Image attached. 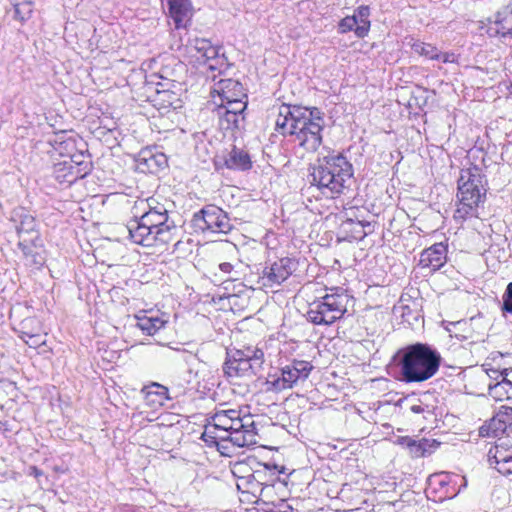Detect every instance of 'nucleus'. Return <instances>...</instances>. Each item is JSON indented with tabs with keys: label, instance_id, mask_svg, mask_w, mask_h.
Listing matches in <instances>:
<instances>
[{
	"label": "nucleus",
	"instance_id": "nucleus-1",
	"mask_svg": "<svg viewBox=\"0 0 512 512\" xmlns=\"http://www.w3.org/2000/svg\"><path fill=\"white\" fill-rule=\"evenodd\" d=\"M317 107H301L282 104L278 108L275 130L308 152H315L322 144L325 121Z\"/></svg>",
	"mask_w": 512,
	"mask_h": 512
},
{
	"label": "nucleus",
	"instance_id": "nucleus-2",
	"mask_svg": "<svg viewBox=\"0 0 512 512\" xmlns=\"http://www.w3.org/2000/svg\"><path fill=\"white\" fill-rule=\"evenodd\" d=\"M142 215H134L127 224L131 240L139 245L151 247L157 242L167 244L172 241L177 230L175 222L170 219L166 206L154 198H149Z\"/></svg>",
	"mask_w": 512,
	"mask_h": 512
},
{
	"label": "nucleus",
	"instance_id": "nucleus-3",
	"mask_svg": "<svg viewBox=\"0 0 512 512\" xmlns=\"http://www.w3.org/2000/svg\"><path fill=\"white\" fill-rule=\"evenodd\" d=\"M441 360L434 346L422 342L406 345L394 356L399 379L405 383H421L432 378L438 372Z\"/></svg>",
	"mask_w": 512,
	"mask_h": 512
},
{
	"label": "nucleus",
	"instance_id": "nucleus-4",
	"mask_svg": "<svg viewBox=\"0 0 512 512\" xmlns=\"http://www.w3.org/2000/svg\"><path fill=\"white\" fill-rule=\"evenodd\" d=\"M353 174L352 164L341 153L319 157L309 168L311 185L316 186L324 196L331 198L350 188Z\"/></svg>",
	"mask_w": 512,
	"mask_h": 512
},
{
	"label": "nucleus",
	"instance_id": "nucleus-5",
	"mask_svg": "<svg viewBox=\"0 0 512 512\" xmlns=\"http://www.w3.org/2000/svg\"><path fill=\"white\" fill-rule=\"evenodd\" d=\"M486 179L478 166L462 169L458 178L456 221L477 217L478 207L486 196Z\"/></svg>",
	"mask_w": 512,
	"mask_h": 512
},
{
	"label": "nucleus",
	"instance_id": "nucleus-6",
	"mask_svg": "<svg viewBox=\"0 0 512 512\" xmlns=\"http://www.w3.org/2000/svg\"><path fill=\"white\" fill-rule=\"evenodd\" d=\"M327 293L309 304L307 319L314 325L329 326L340 320L347 312V306L352 300L342 287L326 288Z\"/></svg>",
	"mask_w": 512,
	"mask_h": 512
},
{
	"label": "nucleus",
	"instance_id": "nucleus-7",
	"mask_svg": "<svg viewBox=\"0 0 512 512\" xmlns=\"http://www.w3.org/2000/svg\"><path fill=\"white\" fill-rule=\"evenodd\" d=\"M210 419L220 432L228 433L227 437L233 445L245 447L256 444L255 423L250 416L241 417L239 410H217Z\"/></svg>",
	"mask_w": 512,
	"mask_h": 512
},
{
	"label": "nucleus",
	"instance_id": "nucleus-8",
	"mask_svg": "<svg viewBox=\"0 0 512 512\" xmlns=\"http://www.w3.org/2000/svg\"><path fill=\"white\" fill-rule=\"evenodd\" d=\"M191 227L195 232L227 233L232 225L224 210L216 205H206L194 213Z\"/></svg>",
	"mask_w": 512,
	"mask_h": 512
},
{
	"label": "nucleus",
	"instance_id": "nucleus-9",
	"mask_svg": "<svg viewBox=\"0 0 512 512\" xmlns=\"http://www.w3.org/2000/svg\"><path fill=\"white\" fill-rule=\"evenodd\" d=\"M312 369L313 365L309 361L294 359L289 364L281 368L280 376H277L276 374H270L268 376L266 381L268 390L280 392L290 389L298 381L306 380Z\"/></svg>",
	"mask_w": 512,
	"mask_h": 512
},
{
	"label": "nucleus",
	"instance_id": "nucleus-10",
	"mask_svg": "<svg viewBox=\"0 0 512 512\" xmlns=\"http://www.w3.org/2000/svg\"><path fill=\"white\" fill-rule=\"evenodd\" d=\"M221 46L213 45L209 39L195 38L189 42L188 51L198 65L209 70H221L226 65V57Z\"/></svg>",
	"mask_w": 512,
	"mask_h": 512
},
{
	"label": "nucleus",
	"instance_id": "nucleus-11",
	"mask_svg": "<svg viewBox=\"0 0 512 512\" xmlns=\"http://www.w3.org/2000/svg\"><path fill=\"white\" fill-rule=\"evenodd\" d=\"M261 370L262 368L260 366L240 356H236L235 353L227 350L222 371L230 383L237 384V380L257 375Z\"/></svg>",
	"mask_w": 512,
	"mask_h": 512
},
{
	"label": "nucleus",
	"instance_id": "nucleus-12",
	"mask_svg": "<svg viewBox=\"0 0 512 512\" xmlns=\"http://www.w3.org/2000/svg\"><path fill=\"white\" fill-rule=\"evenodd\" d=\"M261 370L262 368L260 366L240 356H236L235 353L227 350L222 371L230 383L237 384V380L257 375Z\"/></svg>",
	"mask_w": 512,
	"mask_h": 512
},
{
	"label": "nucleus",
	"instance_id": "nucleus-13",
	"mask_svg": "<svg viewBox=\"0 0 512 512\" xmlns=\"http://www.w3.org/2000/svg\"><path fill=\"white\" fill-rule=\"evenodd\" d=\"M79 156L73 155L54 164L53 177L59 184L70 186L88 173V163L78 161L76 158Z\"/></svg>",
	"mask_w": 512,
	"mask_h": 512
},
{
	"label": "nucleus",
	"instance_id": "nucleus-14",
	"mask_svg": "<svg viewBox=\"0 0 512 512\" xmlns=\"http://www.w3.org/2000/svg\"><path fill=\"white\" fill-rule=\"evenodd\" d=\"M298 263L289 257L275 261L264 268L261 281L264 286L280 285L297 269Z\"/></svg>",
	"mask_w": 512,
	"mask_h": 512
},
{
	"label": "nucleus",
	"instance_id": "nucleus-15",
	"mask_svg": "<svg viewBox=\"0 0 512 512\" xmlns=\"http://www.w3.org/2000/svg\"><path fill=\"white\" fill-rule=\"evenodd\" d=\"M512 432V407L501 406L490 421L480 428V434L487 437H498Z\"/></svg>",
	"mask_w": 512,
	"mask_h": 512
},
{
	"label": "nucleus",
	"instance_id": "nucleus-16",
	"mask_svg": "<svg viewBox=\"0 0 512 512\" xmlns=\"http://www.w3.org/2000/svg\"><path fill=\"white\" fill-rule=\"evenodd\" d=\"M216 167H225L230 170L247 171L252 167V161L247 151L233 146L231 150L218 156Z\"/></svg>",
	"mask_w": 512,
	"mask_h": 512
},
{
	"label": "nucleus",
	"instance_id": "nucleus-17",
	"mask_svg": "<svg viewBox=\"0 0 512 512\" xmlns=\"http://www.w3.org/2000/svg\"><path fill=\"white\" fill-rule=\"evenodd\" d=\"M503 7L493 16V22L488 28L490 36L505 37L512 33V0H501Z\"/></svg>",
	"mask_w": 512,
	"mask_h": 512
},
{
	"label": "nucleus",
	"instance_id": "nucleus-18",
	"mask_svg": "<svg viewBox=\"0 0 512 512\" xmlns=\"http://www.w3.org/2000/svg\"><path fill=\"white\" fill-rule=\"evenodd\" d=\"M446 261L447 245L443 242H439L421 252L419 265L422 268H429L430 271H437Z\"/></svg>",
	"mask_w": 512,
	"mask_h": 512
},
{
	"label": "nucleus",
	"instance_id": "nucleus-19",
	"mask_svg": "<svg viewBox=\"0 0 512 512\" xmlns=\"http://www.w3.org/2000/svg\"><path fill=\"white\" fill-rule=\"evenodd\" d=\"M397 443L407 449L411 457L419 458L430 455L440 446L436 440L421 439L415 440L409 436L399 437Z\"/></svg>",
	"mask_w": 512,
	"mask_h": 512
},
{
	"label": "nucleus",
	"instance_id": "nucleus-20",
	"mask_svg": "<svg viewBox=\"0 0 512 512\" xmlns=\"http://www.w3.org/2000/svg\"><path fill=\"white\" fill-rule=\"evenodd\" d=\"M11 220L15 223L19 235L36 232L37 221L35 217L23 207L13 210Z\"/></svg>",
	"mask_w": 512,
	"mask_h": 512
},
{
	"label": "nucleus",
	"instance_id": "nucleus-21",
	"mask_svg": "<svg viewBox=\"0 0 512 512\" xmlns=\"http://www.w3.org/2000/svg\"><path fill=\"white\" fill-rule=\"evenodd\" d=\"M142 393L144 394L146 404L152 407L163 406L165 401L171 399L168 388L156 382L145 386L142 389Z\"/></svg>",
	"mask_w": 512,
	"mask_h": 512
},
{
	"label": "nucleus",
	"instance_id": "nucleus-22",
	"mask_svg": "<svg viewBox=\"0 0 512 512\" xmlns=\"http://www.w3.org/2000/svg\"><path fill=\"white\" fill-rule=\"evenodd\" d=\"M479 321L480 318L472 317L468 321L457 322V329L463 333H455V338L460 341L470 340V344L483 341L484 334L479 331H475L474 329L475 327H478Z\"/></svg>",
	"mask_w": 512,
	"mask_h": 512
},
{
	"label": "nucleus",
	"instance_id": "nucleus-23",
	"mask_svg": "<svg viewBox=\"0 0 512 512\" xmlns=\"http://www.w3.org/2000/svg\"><path fill=\"white\" fill-rule=\"evenodd\" d=\"M169 13L177 29L185 27L184 21L191 16L190 0H169Z\"/></svg>",
	"mask_w": 512,
	"mask_h": 512
},
{
	"label": "nucleus",
	"instance_id": "nucleus-24",
	"mask_svg": "<svg viewBox=\"0 0 512 512\" xmlns=\"http://www.w3.org/2000/svg\"><path fill=\"white\" fill-rule=\"evenodd\" d=\"M494 373H498L501 376V380L495 384H488L489 394L499 398L506 395L508 398L509 394H512V368H505Z\"/></svg>",
	"mask_w": 512,
	"mask_h": 512
},
{
	"label": "nucleus",
	"instance_id": "nucleus-25",
	"mask_svg": "<svg viewBox=\"0 0 512 512\" xmlns=\"http://www.w3.org/2000/svg\"><path fill=\"white\" fill-rule=\"evenodd\" d=\"M366 227H371L369 222L355 221L347 219L341 224V230L345 234V239L349 241H359L364 239L368 232Z\"/></svg>",
	"mask_w": 512,
	"mask_h": 512
},
{
	"label": "nucleus",
	"instance_id": "nucleus-26",
	"mask_svg": "<svg viewBox=\"0 0 512 512\" xmlns=\"http://www.w3.org/2000/svg\"><path fill=\"white\" fill-rule=\"evenodd\" d=\"M221 90V99L246 98L243 85L233 79L221 80L219 82Z\"/></svg>",
	"mask_w": 512,
	"mask_h": 512
},
{
	"label": "nucleus",
	"instance_id": "nucleus-27",
	"mask_svg": "<svg viewBox=\"0 0 512 512\" xmlns=\"http://www.w3.org/2000/svg\"><path fill=\"white\" fill-rule=\"evenodd\" d=\"M217 114L220 119V126L225 129H241L244 126L245 116H239L235 112L225 111L224 108H218Z\"/></svg>",
	"mask_w": 512,
	"mask_h": 512
},
{
	"label": "nucleus",
	"instance_id": "nucleus-28",
	"mask_svg": "<svg viewBox=\"0 0 512 512\" xmlns=\"http://www.w3.org/2000/svg\"><path fill=\"white\" fill-rule=\"evenodd\" d=\"M282 473V470H278V467L275 465L273 467L269 465H264L263 471H256L252 477L257 481L258 485H263L261 488V492H263L266 488L273 486L277 475Z\"/></svg>",
	"mask_w": 512,
	"mask_h": 512
},
{
	"label": "nucleus",
	"instance_id": "nucleus-29",
	"mask_svg": "<svg viewBox=\"0 0 512 512\" xmlns=\"http://www.w3.org/2000/svg\"><path fill=\"white\" fill-rule=\"evenodd\" d=\"M231 352L235 353L236 356H240L253 364L263 368L264 364V352L258 346H245L242 349H231Z\"/></svg>",
	"mask_w": 512,
	"mask_h": 512
},
{
	"label": "nucleus",
	"instance_id": "nucleus-30",
	"mask_svg": "<svg viewBox=\"0 0 512 512\" xmlns=\"http://www.w3.org/2000/svg\"><path fill=\"white\" fill-rule=\"evenodd\" d=\"M165 324L166 321L159 317L143 316L137 318V327L147 335L156 334L160 329L164 328Z\"/></svg>",
	"mask_w": 512,
	"mask_h": 512
},
{
	"label": "nucleus",
	"instance_id": "nucleus-31",
	"mask_svg": "<svg viewBox=\"0 0 512 512\" xmlns=\"http://www.w3.org/2000/svg\"><path fill=\"white\" fill-rule=\"evenodd\" d=\"M49 144L53 147V150L61 156H72L71 150L74 149V142L70 139H66V133L64 131L54 135L49 140Z\"/></svg>",
	"mask_w": 512,
	"mask_h": 512
},
{
	"label": "nucleus",
	"instance_id": "nucleus-32",
	"mask_svg": "<svg viewBox=\"0 0 512 512\" xmlns=\"http://www.w3.org/2000/svg\"><path fill=\"white\" fill-rule=\"evenodd\" d=\"M512 456V446H507L504 443L496 444L488 452V462L490 466L494 467Z\"/></svg>",
	"mask_w": 512,
	"mask_h": 512
},
{
	"label": "nucleus",
	"instance_id": "nucleus-33",
	"mask_svg": "<svg viewBox=\"0 0 512 512\" xmlns=\"http://www.w3.org/2000/svg\"><path fill=\"white\" fill-rule=\"evenodd\" d=\"M370 9L368 6H359L356 10V13L353 16H357L358 25L355 28V34L359 38L365 37L370 29V21H369Z\"/></svg>",
	"mask_w": 512,
	"mask_h": 512
},
{
	"label": "nucleus",
	"instance_id": "nucleus-34",
	"mask_svg": "<svg viewBox=\"0 0 512 512\" xmlns=\"http://www.w3.org/2000/svg\"><path fill=\"white\" fill-rule=\"evenodd\" d=\"M14 15L13 18L20 23L26 22L32 15L33 2L31 0H14L13 2Z\"/></svg>",
	"mask_w": 512,
	"mask_h": 512
},
{
	"label": "nucleus",
	"instance_id": "nucleus-35",
	"mask_svg": "<svg viewBox=\"0 0 512 512\" xmlns=\"http://www.w3.org/2000/svg\"><path fill=\"white\" fill-rule=\"evenodd\" d=\"M412 49L414 50L415 53H417L421 56H424L428 59H431V60L441 58V53L438 51V49L435 46H433L431 44H426L424 42L418 41L412 45Z\"/></svg>",
	"mask_w": 512,
	"mask_h": 512
},
{
	"label": "nucleus",
	"instance_id": "nucleus-36",
	"mask_svg": "<svg viewBox=\"0 0 512 512\" xmlns=\"http://www.w3.org/2000/svg\"><path fill=\"white\" fill-rule=\"evenodd\" d=\"M243 98L236 99H222V104L218 108H224L225 111L235 112L239 116H244V111L247 107V102Z\"/></svg>",
	"mask_w": 512,
	"mask_h": 512
},
{
	"label": "nucleus",
	"instance_id": "nucleus-37",
	"mask_svg": "<svg viewBox=\"0 0 512 512\" xmlns=\"http://www.w3.org/2000/svg\"><path fill=\"white\" fill-rule=\"evenodd\" d=\"M21 338L31 348H37L45 343V338L38 332L21 331Z\"/></svg>",
	"mask_w": 512,
	"mask_h": 512
},
{
	"label": "nucleus",
	"instance_id": "nucleus-38",
	"mask_svg": "<svg viewBox=\"0 0 512 512\" xmlns=\"http://www.w3.org/2000/svg\"><path fill=\"white\" fill-rule=\"evenodd\" d=\"M218 432H220V430L214 427V423L209 418L208 423L205 425L201 439L208 444H217Z\"/></svg>",
	"mask_w": 512,
	"mask_h": 512
},
{
	"label": "nucleus",
	"instance_id": "nucleus-39",
	"mask_svg": "<svg viewBox=\"0 0 512 512\" xmlns=\"http://www.w3.org/2000/svg\"><path fill=\"white\" fill-rule=\"evenodd\" d=\"M357 25V16H347L339 22L338 30L342 34L347 33L349 31L355 32V28L357 27Z\"/></svg>",
	"mask_w": 512,
	"mask_h": 512
},
{
	"label": "nucleus",
	"instance_id": "nucleus-40",
	"mask_svg": "<svg viewBox=\"0 0 512 512\" xmlns=\"http://www.w3.org/2000/svg\"><path fill=\"white\" fill-rule=\"evenodd\" d=\"M502 311L512 314V282H510L503 294Z\"/></svg>",
	"mask_w": 512,
	"mask_h": 512
},
{
	"label": "nucleus",
	"instance_id": "nucleus-41",
	"mask_svg": "<svg viewBox=\"0 0 512 512\" xmlns=\"http://www.w3.org/2000/svg\"><path fill=\"white\" fill-rule=\"evenodd\" d=\"M450 483H453L455 485L459 484V488L453 494L454 496H456L457 494H459L461 492L462 489L466 488L467 479L464 476L452 475L451 477H449L448 481H445V480L440 481L441 485L450 484Z\"/></svg>",
	"mask_w": 512,
	"mask_h": 512
},
{
	"label": "nucleus",
	"instance_id": "nucleus-42",
	"mask_svg": "<svg viewBox=\"0 0 512 512\" xmlns=\"http://www.w3.org/2000/svg\"><path fill=\"white\" fill-rule=\"evenodd\" d=\"M410 411L415 414H423L424 418H427L426 414L427 415L433 414L432 408L429 405L424 404L421 400H419L417 404L411 405Z\"/></svg>",
	"mask_w": 512,
	"mask_h": 512
},
{
	"label": "nucleus",
	"instance_id": "nucleus-43",
	"mask_svg": "<svg viewBox=\"0 0 512 512\" xmlns=\"http://www.w3.org/2000/svg\"><path fill=\"white\" fill-rule=\"evenodd\" d=\"M493 468H495L502 475L512 474V456L508 459H505Z\"/></svg>",
	"mask_w": 512,
	"mask_h": 512
},
{
	"label": "nucleus",
	"instance_id": "nucleus-44",
	"mask_svg": "<svg viewBox=\"0 0 512 512\" xmlns=\"http://www.w3.org/2000/svg\"><path fill=\"white\" fill-rule=\"evenodd\" d=\"M144 159L148 163L149 168L152 167V163H155L158 167H162V166L166 165V162H167V160L163 154H160L158 156L153 155L149 159H147V158H144Z\"/></svg>",
	"mask_w": 512,
	"mask_h": 512
},
{
	"label": "nucleus",
	"instance_id": "nucleus-45",
	"mask_svg": "<svg viewBox=\"0 0 512 512\" xmlns=\"http://www.w3.org/2000/svg\"><path fill=\"white\" fill-rule=\"evenodd\" d=\"M439 60L443 63H453L456 61V55L454 53H441V58Z\"/></svg>",
	"mask_w": 512,
	"mask_h": 512
},
{
	"label": "nucleus",
	"instance_id": "nucleus-46",
	"mask_svg": "<svg viewBox=\"0 0 512 512\" xmlns=\"http://www.w3.org/2000/svg\"><path fill=\"white\" fill-rule=\"evenodd\" d=\"M233 268H234L233 265L228 262H223V263L219 264L220 271L225 274H231L233 272Z\"/></svg>",
	"mask_w": 512,
	"mask_h": 512
},
{
	"label": "nucleus",
	"instance_id": "nucleus-47",
	"mask_svg": "<svg viewBox=\"0 0 512 512\" xmlns=\"http://www.w3.org/2000/svg\"><path fill=\"white\" fill-rule=\"evenodd\" d=\"M496 370H490L488 373L489 377L496 380L497 382L501 380V376L498 373H494Z\"/></svg>",
	"mask_w": 512,
	"mask_h": 512
},
{
	"label": "nucleus",
	"instance_id": "nucleus-48",
	"mask_svg": "<svg viewBox=\"0 0 512 512\" xmlns=\"http://www.w3.org/2000/svg\"><path fill=\"white\" fill-rule=\"evenodd\" d=\"M223 434H221L220 432H218V440H221V441H229V437L228 436V433H224L222 432Z\"/></svg>",
	"mask_w": 512,
	"mask_h": 512
},
{
	"label": "nucleus",
	"instance_id": "nucleus-49",
	"mask_svg": "<svg viewBox=\"0 0 512 512\" xmlns=\"http://www.w3.org/2000/svg\"><path fill=\"white\" fill-rule=\"evenodd\" d=\"M32 321H33V320H28V321L23 322V328H25V327H26V325H27L29 322H32Z\"/></svg>",
	"mask_w": 512,
	"mask_h": 512
},
{
	"label": "nucleus",
	"instance_id": "nucleus-50",
	"mask_svg": "<svg viewBox=\"0 0 512 512\" xmlns=\"http://www.w3.org/2000/svg\"><path fill=\"white\" fill-rule=\"evenodd\" d=\"M237 277L236 276H229L227 280H236Z\"/></svg>",
	"mask_w": 512,
	"mask_h": 512
}]
</instances>
